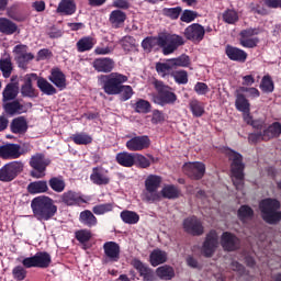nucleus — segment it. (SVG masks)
Here are the masks:
<instances>
[{"label":"nucleus","mask_w":281,"mask_h":281,"mask_svg":"<svg viewBox=\"0 0 281 281\" xmlns=\"http://www.w3.org/2000/svg\"><path fill=\"white\" fill-rule=\"evenodd\" d=\"M162 122H166V115L164 114V112L159 110H154L151 116V124H161Z\"/></svg>","instance_id":"338daca9"},{"label":"nucleus","mask_w":281,"mask_h":281,"mask_svg":"<svg viewBox=\"0 0 281 281\" xmlns=\"http://www.w3.org/2000/svg\"><path fill=\"white\" fill-rule=\"evenodd\" d=\"M235 106L237 111H240L241 113H249L250 111L249 100H247L243 94H237Z\"/></svg>","instance_id":"de8ad7c7"},{"label":"nucleus","mask_w":281,"mask_h":281,"mask_svg":"<svg viewBox=\"0 0 281 281\" xmlns=\"http://www.w3.org/2000/svg\"><path fill=\"white\" fill-rule=\"evenodd\" d=\"M281 135V124L279 122L272 123L262 133V139H273V137H280Z\"/></svg>","instance_id":"79ce46f5"},{"label":"nucleus","mask_w":281,"mask_h":281,"mask_svg":"<svg viewBox=\"0 0 281 281\" xmlns=\"http://www.w3.org/2000/svg\"><path fill=\"white\" fill-rule=\"evenodd\" d=\"M259 210L261 211V216L266 223H270V225L280 223V201L271 198L265 199L259 203Z\"/></svg>","instance_id":"20e7f679"},{"label":"nucleus","mask_w":281,"mask_h":281,"mask_svg":"<svg viewBox=\"0 0 281 281\" xmlns=\"http://www.w3.org/2000/svg\"><path fill=\"white\" fill-rule=\"evenodd\" d=\"M189 109L193 117H203L205 115V103L199 101V99H191L189 101Z\"/></svg>","instance_id":"7c9ffc66"},{"label":"nucleus","mask_w":281,"mask_h":281,"mask_svg":"<svg viewBox=\"0 0 281 281\" xmlns=\"http://www.w3.org/2000/svg\"><path fill=\"white\" fill-rule=\"evenodd\" d=\"M226 56L229 58V60H235L237 63H245L247 60V54L245 50L240 48H236L234 46H226Z\"/></svg>","instance_id":"c85d7f7f"},{"label":"nucleus","mask_w":281,"mask_h":281,"mask_svg":"<svg viewBox=\"0 0 281 281\" xmlns=\"http://www.w3.org/2000/svg\"><path fill=\"white\" fill-rule=\"evenodd\" d=\"M16 95H19V86L8 83L2 91V101L11 102V100H15Z\"/></svg>","instance_id":"f704fd0d"},{"label":"nucleus","mask_w":281,"mask_h":281,"mask_svg":"<svg viewBox=\"0 0 281 281\" xmlns=\"http://www.w3.org/2000/svg\"><path fill=\"white\" fill-rule=\"evenodd\" d=\"M161 199H178L179 189L175 186H165L160 191Z\"/></svg>","instance_id":"09e8293b"},{"label":"nucleus","mask_w":281,"mask_h":281,"mask_svg":"<svg viewBox=\"0 0 281 281\" xmlns=\"http://www.w3.org/2000/svg\"><path fill=\"white\" fill-rule=\"evenodd\" d=\"M156 276L160 280H172L175 278V268L170 266H161L156 269Z\"/></svg>","instance_id":"37998d69"},{"label":"nucleus","mask_w":281,"mask_h":281,"mask_svg":"<svg viewBox=\"0 0 281 281\" xmlns=\"http://www.w3.org/2000/svg\"><path fill=\"white\" fill-rule=\"evenodd\" d=\"M183 172L188 175L191 179H203L205 175V164L203 162H187L182 168Z\"/></svg>","instance_id":"4468645a"},{"label":"nucleus","mask_w":281,"mask_h":281,"mask_svg":"<svg viewBox=\"0 0 281 281\" xmlns=\"http://www.w3.org/2000/svg\"><path fill=\"white\" fill-rule=\"evenodd\" d=\"M109 21L112 27H122L124 25V21H126V13L122 10H114L110 13Z\"/></svg>","instance_id":"2f4dec72"},{"label":"nucleus","mask_w":281,"mask_h":281,"mask_svg":"<svg viewBox=\"0 0 281 281\" xmlns=\"http://www.w3.org/2000/svg\"><path fill=\"white\" fill-rule=\"evenodd\" d=\"M31 207L37 221H50V218L56 216V212H58V206L54 204V200L45 195L33 199Z\"/></svg>","instance_id":"f03ea898"},{"label":"nucleus","mask_w":281,"mask_h":281,"mask_svg":"<svg viewBox=\"0 0 281 281\" xmlns=\"http://www.w3.org/2000/svg\"><path fill=\"white\" fill-rule=\"evenodd\" d=\"M216 247H218V234H216V231H211L206 235V239L202 247L203 256L206 258H212L216 251Z\"/></svg>","instance_id":"ddd939ff"},{"label":"nucleus","mask_w":281,"mask_h":281,"mask_svg":"<svg viewBox=\"0 0 281 281\" xmlns=\"http://www.w3.org/2000/svg\"><path fill=\"white\" fill-rule=\"evenodd\" d=\"M71 139L78 146H87L93 142V137L87 133H77L71 136Z\"/></svg>","instance_id":"a18cd8bd"},{"label":"nucleus","mask_w":281,"mask_h":281,"mask_svg":"<svg viewBox=\"0 0 281 281\" xmlns=\"http://www.w3.org/2000/svg\"><path fill=\"white\" fill-rule=\"evenodd\" d=\"M153 85L157 91V94L154 95L155 104H159L160 106H166V104H175L177 102V94L172 92L170 87L155 79Z\"/></svg>","instance_id":"423d86ee"},{"label":"nucleus","mask_w":281,"mask_h":281,"mask_svg":"<svg viewBox=\"0 0 281 281\" xmlns=\"http://www.w3.org/2000/svg\"><path fill=\"white\" fill-rule=\"evenodd\" d=\"M221 245L225 251H236L240 247V239L229 232H225L221 237Z\"/></svg>","instance_id":"a211bd4d"},{"label":"nucleus","mask_w":281,"mask_h":281,"mask_svg":"<svg viewBox=\"0 0 281 281\" xmlns=\"http://www.w3.org/2000/svg\"><path fill=\"white\" fill-rule=\"evenodd\" d=\"M171 77L176 80L178 85H188V71L186 70L172 71Z\"/></svg>","instance_id":"5fc2aeb1"},{"label":"nucleus","mask_w":281,"mask_h":281,"mask_svg":"<svg viewBox=\"0 0 281 281\" xmlns=\"http://www.w3.org/2000/svg\"><path fill=\"white\" fill-rule=\"evenodd\" d=\"M4 110L8 115H21V113H27V105L14 100L4 104Z\"/></svg>","instance_id":"a878e982"},{"label":"nucleus","mask_w":281,"mask_h":281,"mask_svg":"<svg viewBox=\"0 0 281 281\" xmlns=\"http://www.w3.org/2000/svg\"><path fill=\"white\" fill-rule=\"evenodd\" d=\"M132 267L134 269H137L138 273L144 278V280L153 281L155 280V273L148 268L146 265H144L140 260L134 259L131 262Z\"/></svg>","instance_id":"393cba45"},{"label":"nucleus","mask_w":281,"mask_h":281,"mask_svg":"<svg viewBox=\"0 0 281 281\" xmlns=\"http://www.w3.org/2000/svg\"><path fill=\"white\" fill-rule=\"evenodd\" d=\"M61 203L68 206H80L82 203H87V199L82 193L69 190L61 194Z\"/></svg>","instance_id":"dca6fc26"},{"label":"nucleus","mask_w":281,"mask_h":281,"mask_svg":"<svg viewBox=\"0 0 281 281\" xmlns=\"http://www.w3.org/2000/svg\"><path fill=\"white\" fill-rule=\"evenodd\" d=\"M136 113H150V102L144 99H139L134 104Z\"/></svg>","instance_id":"864d4df0"},{"label":"nucleus","mask_w":281,"mask_h":281,"mask_svg":"<svg viewBox=\"0 0 281 281\" xmlns=\"http://www.w3.org/2000/svg\"><path fill=\"white\" fill-rule=\"evenodd\" d=\"M98 42L95 41V38L91 37V36H86L80 38L77 42V49L78 52H90V49H93V47L95 46Z\"/></svg>","instance_id":"4c0bfd02"},{"label":"nucleus","mask_w":281,"mask_h":281,"mask_svg":"<svg viewBox=\"0 0 281 281\" xmlns=\"http://www.w3.org/2000/svg\"><path fill=\"white\" fill-rule=\"evenodd\" d=\"M173 69L177 67H190V57L188 55H181L178 58L169 59Z\"/></svg>","instance_id":"603ef678"},{"label":"nucleus","mask_w":281,"mask_h":281,"mask_svg":"<svg viewBox=\"0 0 281 281\" xmlns=\"http://www.w3.org/2000/svg\"><path fill=\"white\" fill-rule=\"evenodd\" d=\"M11 131L15 134H23L27 132V121L23 116L14 119L11 123Z\"/></svg>","instance_id":"c9c22d12"},{"label":"nucleus","mask_w":281,"mask_h":281,"mask_svg":"<svg viewBox=\"0 0 281 281\" xmlns=\"http://www.w3.org/2000/svg\"><path fill=\"white\" fill-rule=\"evenodd\" d=\"M103 251L109 262H117L120 260L121 248L115 241H106L103 244Z\"/></svg>","instance_id":"f3484780"},{"label":"nucleus","mask_w":281,"mask_h":281,"mask_svg":"<svg viewBox=\"0 0 281 281\" xmlns=\"http://www.w3.org/2000/svg\"><path fill=\"white\" fill-rule=\"evenodd\" d=\"M243 117L244 122H246V124H250V126H254V128L261 130L262 126H265V123L254 121V117H251V114L249 112H243Z\"/></svg>","instance_id":"680f3d73"},{"label":"nucleus","mask_w":281,"mask_h":281,"mask_svg":"<svg viewBox=\"0 0 281 281\" xmlns=\"http://www.w3.org/2000/svg\"><path fill=\"white\" fill-rule=\"evenodd\" d=\"M113 211V204L105 203V204H99L92 207L93 214H97V216H100L102 214H106V212Z\"/></svg>","instance_id":"13d9d810"},{"label":"nucleus","mask_w":281,"mask_h":281,"mask_svg":"<svg viewBox=\"0 0 281 281\" xmlns=\"http://www.w3.org/2000/svg\"><path fill=\"white\" fill-rule=\"evenodd\" d=\"M47 190H49V187H47V181L43 180L31 182L27 186V191L30 194H43L44 192H47Z\"/></svg>","instance_id":"ea45409f"},{"label":"nucleus","mask_w":281,"mask_h":281,"mask_svg":"<svg viewBox=\"0 0 281 281\" xmlns=\"http://www.w3.org/2000/svg\"><path fill=\"white\" fill-rule=\"evenodd\" d=\"M49 80L55 85V87H57V89H60V91L67 87V78L58 68L52 70Z\"/></svg>","instance_id":"cd10ccee"},{"label":"nucleus","mask_w":281,"mask_h":281,"mask_svg":"<svg viewBox=\"0 0 281 281\" xmlns=\"http://www.w3.org/2000/svg\"><path fill=\"white\" fill-rule=\"evenodd\" d=\"M19 30L16 23L7 18H0V33L7 36H12Z\"/></svg>","instance_id":"c756f323"},{"label":"nucleus","mask_w":281,"mask_h":281,"mask_svg":"<svg viewBox=\"0 0 281 281\" xmlns=\"http://www.w3.org/2000/svg\"><path fill=\"white\" fill-rule=\"evenodd\" d=\"M12 276L14 280L23 281L27 278V270H25V266H16L12 269Z\"/></svg>","instance_id":"4d7b16f0"},{"label":"nucleus","mask_w":281,"mask_h":281,"mask_svg":"<svg viewBox=\"0 0 281 281\" xmlns=\"http://www.w3.org/2000/svg\"><path fill=\"white\" fill-rule=\"evenodd\" d=\"M164 14L165 16H169V19H179V15L181 14V8H169V9H164Z\"/></svg>","instance_id":"69168bd1"},{"label":"nucleus","mask_w":281,"mask_h":281,"mask_svg":"<svg viewBox=\"0 0 281 281\" xmlns=\"http://www.w3.org/2000/svg\"><path fill=\"white\" fill-rule=\"evenodd\" d=\"M184 231L193 236H201L203 234V224L196 217H188L183 222Z\"/></svg>","instance_id":"4be33fe9"},{"label":"nucleus","mask_w":281,"mask_h":281,"mask_svg":"<svg viewBox=\"0 0 281 281\" xmlns=\"http://www.w3.org/2000/svg\"><path fill=\"white\" fill-rule=\"evenodd\" d=\"M161 43H162V54L165 56H169V54H173L177 52V48L181 47L186 42L183 37L180 35H170V34H161Z\"/></svg>","instance_id":"9d476101"},{"label":"nucleus","mask_w":281,"mask_h":281,"mask_svg":"<svg viewBox=\"0 0 281 281\" xmlns=\"http://www.w3.org/2000/svg\"><path fill=\"white\" fill-rule=\"evenodd\" d=\"M57 13L61 14V16H71V14H76V1L60 0L57 7Z\"/></svg>","instance_id":"bb28decb"},{"label":"nucleus","mask_w":281,"mask_h":281,"mask_svg":"<svg viewBox=\"0 0 281 281\" xmlns=\"http://www.w3.org/2000/svg\"><path fill=\"white\" fill-rule=\"evenodd\" d=\"M151 267H159L168 260V254L161 249H155L149 256Z\"/></svg>","instance_id":"473e14b6"},{"label":"nucleus","mask_w":281,"mask_h":281,"mask_svg":"<svg viewBox=\"0 0 281 281\" xmlns=\"http://www.w3.org/2000/svg\"><path fill=\"white\" fill-rule=\"evenodd\" d=\"M79 221L87 227H95V225H98V217H95L89 210L80 213Z\"/></svg>","instance_id":"a19ab883"},{"label":"nucleus","mask_w":281,"mask_h":281,"mask_svg":"<svg viewBox=\"0 0 281 281\" xmlns=\"http://www.w3.org/2000/svg\"><path fill=\"white\" fill-rule=\"evenodd\" d=\"M116 161L124 168H132V166H135V154L128 151L120 153L116 155Z\"/></svg>","instance_id":"72a5a7b5"},{"label":"nucleus","mask_w":281,"mask_h":281,"mask_svg":"<svg viewBox=\"0 0 281 281\" xmlns=\"http://www.w3.org/2000/svg\"><path fill=\"white\" fill-rule=\"evenodd\" d=\"M1 159H19L21 157V146L7 144L0 147Z\"/></svg>","instance_id":"5701e85b"},{"label":"nucleus","mask_w":281,"mask_h":281,"mask_svg":"<svg viewBox=\"0 0 281 281\" xmlns=\"http://www.w3.org/2000/svg\"><path fill=\"white\" fill-rule=\"evenodd\" d=\"M48 183L52 190H54V192L65 191L66 184H65V180H63L61 178H52Z\"/></svg>","instance_id":"6e6d98bb"},{"label":"nucleus","mask_w":281,"mask_h":281,"mask_svg":"<svg viewBox=\"0 0 281 281\" xmlns=\"http://www.w3.org/2000/svg\"><path fill=\"white\" fill-rule=\"evenodd\" d=\"M225 154L229 161H232V181L236 190H243V186L245 184V164H243V155L232 149H226Z\"/></svg>","instance_id":"7ed1b4c3"},{"label":"nucleus","mask_w":281,"mask_h":281,"mask_svg":"<svg viewBox=\"0 0 281 281\" xmlns=\"http://www.w3.org/2000/svg\"><path fill=\"white\" fill-rule=\"evenodd\" d=\"M13 56L19 67H25L27 63L34 60V54L29 52V47L25 44L14 46Z\"/></svg>","instance_id":"9b49d317"},{"label":"nucleus","mask_w":281,"mask_h":281,"mask_svg":"<svg viewBox=\"0 0 281 281\" xmlns=\"http://www.w3.org/2000/svg\"><path fill=\"white\" fill-rule=\"evenodd\" d=\"M258 34V31L256 29H248L240 32V46L241 47H248L254 48L258 45V38L254 37Z\"/></svg>","instance_id":"6ab92c4d"},{"label":"nucleus","mask_w":281,"mask_h":281,"mask_svg":"<svg viewBox=\"0 0 281 281\" xmlns=\"http://www.w3.org/2000/svg\"><path fill=\"white\" fill-rule=\"evenodd\" d=\"M121 218L123 223L127 225H136V223H139V214L133 211H122Z\"/></svg>","instance_id":"c03bdc74"},{"label":"nucleus","mask_w":281,"mask_h":281,"mask_svg":"<svg viewBox=\"0 0 281 281\" xmlns=\"http://www.w3.org/2000/svg\"><path fill=\"white\" fill-rule=\"evenodd\" d=\"M127 150H132L133 153H137L139 150H146L150 146V138L148 136H134L130 140L126 142Z\"/></svg>","instance_id":"2eb2a0df"},{"label":"nucleus","mask_w":281,"mask_h":281,"mask_svg":"<svg viewBox=\"0 0 281 281\" xmlns=\"http://www.w3.org/2000/svg\"><path fill=\"white\" fill-rule=\"evenodd\" d=\"M25 269H47L52 265V256L47 252H37L33 257H26L22 261Z\"/></svg>","instance_id":"1a4fd4ad"},{"label":"nucleus","mask_w":281,"mask_h":281,"mask_svg":"<svg viewBox=\"0 0 281 281\" xmlns=\"http://www.w3.org/2000/svg\"><path fill=\"white\" fill-rule=\"evenodd\" d=\"M260 89L266 93H271L273 91V80L269 75L265 76L260 83Z\"/></svg>","instance_id":"052dcab7"},{"label":"nucleus","mask_w":281,"mask_h":281,"mask_svg":"<svg viewBox=\"0 0 281 281\" xmlns=\"http://www.w3.org/2000/svg\"><path fill=\"white\" fill-rule=\"evenodd\" d=\"M24 165L22 161H12L5 164L0 168V181L3 183H10L14 181L21 172H23Z\"/></svg>","instance_id":"6e6552de"},{"label":"nucleus","mask_w":281,"mask_h":281,"mask_svg":"<svg viewBox=\"0 0 281 281\" xmlns=\"http://www.w3.org/2000/svg\"><path fill=\"white\" fill-rule=\"evenodd\" d=\"M196 16H199V13L196 11L184 10L180 20L183 23H192V21H194V19H196Z\"/></svg>","instance_id":"0e129e2a"},{"label":"nucleus","mask_w":281,"mask_h":281,"mask_svg":"<svg viewBox=\"0 0 281 281\" xmlns=\"http://www.w3.org/2000/svg\"><path fill=\"white\" fill-rule=\"evenodd\" d=\"M99 82H101L104 93L108 95H121L122 102L131 100L133 98V87L124 86V82H128V77L119 72H111L110 75L99 76Z\"/></svg>","instance_id":"f257e3e1"},{"label":"nucleus","mask_w":281,"mask_h":281,"mask_svg":"<svg viewBox=\"0 0 281 281\" xmlns=\"http://www.w3.org/2000/svg\"><path fill=\"white\" fill-rule=\"evenodd\" d=\"M0 71L4 78H10L12 75V59L10 57L0 59Z\"/></svg>","instance_id":"8fccbe9b"},{"label":"nucleus","mask_w":281,"mask_h":281,"mask_svg":"<svg viewBox=\"0 0 281 281\" xmlns=\"http://www.w3.org/2000/svg\"><path fill=\"white\" fill-rule=\"evenodd\" d=\"M52 164L49 158L45 157V154H35L31 157L30 166L33 168L31 171V177L34 179H43L45 177V171L47 166Z\"/></svg>","instance_id":"0eeeda50"},{"label":"nucleus","mask_w":281,"mask_h":281,"mask_svg":"<svg viewBox=\"0 0 281 281\" xmlns=\"http://www.w3.org/2000/svg\"><path fill=\"white\" fill-rule=\"evenodd\" d=\"M251 216H254V210H251V207H249L248 205H243L238 210V217L244 223H245V221H249V218H251Z\"/></svg>","instance_id":"bf43d9fd"},{"label":"nucleus","mask_w":281,"mask_h":281,"mask_svg":"<svg viewBox=\"0 0 281 281\" xmlns=\"http://www.w3.org/2000/svg\"><path fill=\"white\" fill-rule=\"evenodd\" d=\"M224 23H228V25H234V23H238V12L234 9H227L223 13Z\"/></svg>","instance_id":"3c124183"},{"label":"nucleus","mask_w":281,"mask_h":281,"mask_svg":"<svg viewBox=\"0 0 281 281\" xmlns=\"http://www.w3.org/2000/svg\"><path fill=\"white\" fill-rule=\"evenodd\" d=\"M76 238L81 244L89 243L91 240V231L89 229H80L76 232Z\"/></svg>","instance_id":"e2e57ef3"},{"label":"nucleus","mask_w":281,"mask_h":281,"mask_svg":"<svg viewBox=\"0 0 281 281\" xmlns=\"http://www.w3.org/2000/svg\"><path fill=\"white\" fill-rule=\"evenodd\" d=\"M36 74L26 75L24 78V85L21 87V93L24 98H36L38 93L32 86V80H36Z\"/></svg>","instance_id":"b1692460"},{"label":"nucleus","mask_w":281,"mask_h":281,"mask_svg":"<svg viewBox=\"0 0 281 281\" xmlns=\"http://www.w3.org/2000/svg\"><path fill=\"white\" fill-rule=\"evenodd\" d=\"M92 67L99 74H111L115 67V61L109 57L97 58L93 60Z\"/></svg>","instance_id":"aec40b11"},{"label":"nucleus","mask_w":281,"mask_h":281,"mask_svg":"<svg viewBox=\"0 0 281 281\" xmlns=\"http://www.w3.org/2000/svg\"><path fill=\"white\" fill-rule=\"evenodd\" d=\"M90 180L95 186H109V183H111V178L109 177V171H106L100 167H95L92 169Z\"/></svg>","instance_id":"412c9836"},{"label":"nucleus","mask_w":281,"mask_h":281,"mask_svg":"<svg viewBox=\"0 0 281 281\" xmlns=\"http://www.w3.org/2000/svg\"><path fill=\"white\" fill-rule=\"evenodd\" d=\"M37 87L45 93V95H55L56 93V88H54L52 83L44 78L37 79Z\"/></svg>","instance_id":"49530a36"},{"label":"nucleus","mask_w":281,"mask_h":281,"mask_svg":"<svg viewBox=\"0 0 281 281\" xmlns=\"http://www.w3.org/2000/svg\"><path fill=\"white\" fill-rule=\"evenodd\" d=\"M172 69L175 68L172 67L170 59H167L165 63H156V71L161 78H166V76H172Z\"/></svg>","instance_id":"e433bc0d"},{"label":"nucleus","mask_w":281,"mask_h":281,"mask_svg":"<svg viewBox=\"0 0 281 281\" xmlns=\"http://www.w3.org/2000/svg\"><path fill=\"white\" fill-rule=\"evenodd\" d=\"M135 162L138 164L139 168H150V160L144 155L135 154Z\"/></svg>","instance_id":"774afa93"},{"label":"nucleus","mask_w":281,"mask_h":281,"mask_svg":"<svg viewBox=\"0 0 281 281\" xmlns=\"http://www.w3.org/2000/svg\"><path fill=\"white\" fill-rule=\"evenodd\" d=\"M142 47L145 52H151L155 47H162L161 35L158 37H146L142 42Z\"/></svg>","instance_id":"58836bf2"},{"label":"nucleus","mask_w":281,"mask_h":281,"mask_svg":"<svg viewBox=\"0 0 281 281\" xmlns=\"http://www.w3.org/2000/svg\"><path fill=\"white\" fill-rule=\"evenodd\" d=\"M184 36L192 43H201L205 38V27L199 23H193L184 30Z\"/></svg>","instance_id":"f8f14e48"},{"label":"nucleus","mask_w":281,"mask_h":281,"mask_svg":"<svg viewBox=\"0 0 281 281\" xmlns=\"http://www.w3.org/2000/svg\"><path fill=\"white\" fill-rule=\"evenodd\" d=\"M161 181L164 179L161 176L149 175L145 179V190L143 192V201L147 203H155L157 201H161V193L159 192V188H161Z\"/></svg>","instance_id":"39448f33"}]
</instances>
